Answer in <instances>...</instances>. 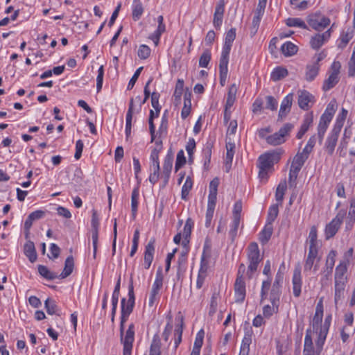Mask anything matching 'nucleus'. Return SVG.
I'll return each mask as SVG.
<instances>
[{
	"instance_id": "obj_1",
	"label": "nucleus",
	"mask_w": 355,
	"mask_h": 355,
	"mask_svg": "<svg viewBox=\"0 0 355 355\" xmlns=\"http://www.w3.org/2000/svg\"><path fill=\"white\" fill-rule=\"evenodd\" d=\"M248 268L246 275L248 279H252L258 269L259 264L263 259L260 254L259 246L257 243H250L247 248Z\"/></svg>"
},
{
	"instance_id": "obj_2",
	"label": "nucleus",
	"mask_w": 355,
	"mask_h": 355,
	"mask_svg": "<svg viewBox=\"0 0 355 355\" xmlns=\"http://www.w3.org/2000/svg\"><path fill=\"white\" fill-rule=\"evenodd\" d=\"M128 319V318H123L121 316L120 336L121 343L123 345V355H131L135 340V325L133 323L128 326V329L124 334V325Z\"/></svg>"
},
{
	"instance_id": "obj_3",
	"label": "nucleus",
	"mask_w": 355,
	"mask_h": 355,
	"mask_svg": "<svg viewBox=\"0 0 355 355\" xmlns=\"http://www.w3.org/2000/svg\"><path fill=\"white\" fill-rule=\"evenodd\" d=\"M246 268L244 263H241L239 266L236 279L234 283V295L236 302H243L245 297V282L243 275Z\"/></svg>"
},
{
	"instance_id": "obj_4",
	"label": "nucleus",
	"mask_w": 355,
	"mask_h": 355,
	"mask_svg": "<svg viewBox=\"0 0 355 355\" xmlns=\"http://www.w3.org/2000/svg\"><path fill=\"white\" fill-rule=\"evenodd\" d=\"M346 211L345 210H340L336 216L326 225L324 228V236L327 240L330 239L336 235L343 223Z\"/></svg>"
},
{
	"instance_id": "obj_5",
	"label": "nucleus",
	"mask_w": 355,
	"mask_h": 355,
	"mask_svg": "<svg viewBox=\"0 0 355 355\" xmlns=\"http://www.w3.org/2000/svg\"><path fill=\"white\" fill-rule=\"evenodd\" d=\"M281 155V152L272 151L261 155L259 158V168L270 171L274 164L280 160Z\"/></svg>"
},
{
	"instance_id": "obj_6",
	"label": "nucleus",
	"mask_w": 355,
	"mask_h": 355,
	"mask_svg": "<svg viewBox=\"0 0 355 355\" xmlns=\"http://www.w3.org/2000/svg\"><path fill=\"white\" fill-rule=\"evenodd\" d=\"M135 293H134V287L132 282L128 286V300L126 302L125 298L121 300V315L124 318H128L130 315V313L133 311L134 305H135Z\"/></svg>"
},
{
	"instance_id": "obj_7",
	"label": "nucleus",
	"mask_w": 355,
	"mask_h": 355,
	"mask_svg": "<svg viewBox=\"0 0 355 355\" xmlns=\"http://www.w3.org/2000/svg\"><path fill=\"white\" fill-rule=\"evenodd\" d=\"M163 285V275L162 268H159L156 273L155 280L153 284L152 289L150 293L148 305L153 306L156 300L157 295Z\"/></svg>"
},
{
	"instance_id": "obj_8",
	"label": "nucleus",
	"mask_w": 355,
	"mask_h": 355,
	"mask_svg": "<svg viewBox=\"0 0 355 355\" xmlns=\"http://www.w3.org/2000/svg\"><path fill=\"white\" fill-rule=\"evenodd\" d=\"M320 258L318 257V250L309 249L307 257L304 266V272L310 271L313 268V271L318 270V262Z\"/></svg>"
},
{
	"instance_id": "obj_9",
	"label": "nucleus",
	"mask_w": 355,
	"mask_h": 355,
	"mask_svg": "<svg viewBox=\"0 0 355 355\" xmlns=\"http://www.w3.org/2000/svg\"><path fill=\"white\" fill-rule=\"evenodd\" d=\"M309 25L316 31H322L330 24V19L318 15H309L307 17Z\"/></svg>"
},
{
	"instance_id": "obj_10",
	"label": "nucleus",
	"mask_w": 355,
	"mask_h": 355,
	"mask_svg": "<svg viewBox=\"0 0 355 355\" xmlns=\"http://www.w3.org/2000/svg\"><path fill=\"white\" fill-rule=\"evenodd\" d=\"M347 282V277H334V302L336 304L344 297Z\"/></svg>"
},
{
	"instance_id": "obj_11",
	"label": "nucleus",
	"mask_w": 355,
	"mask_h": 355,
	"mask_svg": "<svg viewBox=\"0 0 355 355\" xmlns=\"http://www.w3.org/2000/svg\"><path fill=\"white\" fill-rule=\"evenodd\" d=\"M331 321V315L326 316L324 323L320 326V331L318 333V340L316 341V345L318 349H322L324 343L326 340V337L330 327Z\"/></svg>"
},
{
	"instance_id": "obj_12",
	"label": "nucleus",
	"mask_w": 355,
	"mask_h": 355,
	"mask_svg": "<svg viewBox=\"0 0 355 355\" xmlns=\"http://www.w3.org/2000/svg\"><path fill=\"white\" fill-rule=\"evenodd\" d=\"M155 239L152 238L148 244L145 246V251L144 254V266L145 269H148L153 261L154 253L155 251Z\"/></svg>"
},
{
	"instance_id": "obj_13",
	"label": "nucleus",
	"mask_w": 355,
	"mask_h": 355,
	"mask_svg": "<svg viewBox=\"0 0 355 355\" xmlns=\"http://www.w3.org/2000/svg\"><path fill=\"white\" fill-rule=\"evenodd\" d=\"M298 94L299 107L304 110H307L311 107L310 103H313L314 96L306 90H300Z\"/></svg>"
},
{
	"instance_id": "obj_14",
	"label": "nucleus",
	"mask_w": 355,
	"mask_h": 355,
	"mask_svg": "<svg viewBox=\"0 0 355 355\" xmlns=\"http://www.w3.org/2000/svg\"><path fill=\"white\" fill-rule=\"evenodd\" d=\"M173 162V155L171 154H168L164 159L162 175L161 176V178L163 180L162 187H164L168 182L170 174L172 169Z\"/></svg>"
},
{
	"instance_id": "obj_15",
	"label": "nucleus",
	"mask_w": 355,
	"mask_h": 355,
	"mask_svg": "<svg viewBox=\"0 0 355 355\" xmlns=\"http://www.w3.org/2000/svg\"><path fill=\"white\" fill-rule=\"evenodd\" d=\"M323 318V304L322 300H320L318 303L315 309V313L312 320V326L313 331L318 334L320 326L322 325V321Z\"/></svg>"
},
{
	"instance_id": "obj_16",
	"label": "nucleus",
	"mask_w": 355,
	"mask_h": 355,
	"mask_svg": "<svg viewBox=\"0 0 355 355\" xmlns=\"http://www.w3.org/2000/svg\"><path fill=\"white\" fill-rule=\"evenodd\" d=\"M331 33L330 29L327 30L324 33L320 34H315L314 36H313L311 38L310 40V45L312 49H318L320 48L324 43L329 40L330 37Z\"/></svg>"
},
{
	"instance_id": "obj_17",
	"label": "nucleus",
	"mask_w": 355,
	"mask_h": 355,
	"mask_svg": "<svg viewBox=\"0 0 355 355\" xmlns=\"http://www.w3.org/2000/svg\"><path fill=\"white\" fill-rule=\"evenodd\" d=\"M225 12V2L224 0H220L215 8L214 14L213 24L216 28H220L223 19Z\"/></svg>"
},
{
	"instance_id": "obj_18",
	"label": "nucleus",
	"mask_w": 355,
	"mask_h": 355,
	"mask_svg": "<svg viewBox=\"0 0 355 355\" xmlns=\"http://www.w3.org/2000/svg\"><path fill=\"white\" fill-rule=\"evenodd\" d=\"M292 282L293 295L295 297H298L301 294L302 288L301 268L300 266H297L294 270Z\"/></svg>"
},
{
	"instance_id": "obj_19",
	"label": "nucleus",
	"mask_w": 355,
	"mask_h": 355,
	"mask_svg": "<svg viewBox=\"0 0 355 355\" xmlns=\"http://www.w3.org/2000/svg\"><path fill=\"white\" fill-rule=\"evenodd\" d=\"M340 131L333 128L325 143V150L331 155L337 144L338 138Z\"/></svg>"
},
{
	"instance_id": "obj_20",
	"label": "nucleus",
	"mask_w": 355,
	"mask_h": 355,
	"mask_svg": "<svg viewBox=\"0 0 355 355\" xmlns=\"http://www.w3.org/2000/svg\"><path fill=\"white\" fill-rule=\"evenodd\" d=\"M293 101V94H288L282 101L279 111V118L282 119L285 118L290 112Z\"/></svg>"
},
{
	"instance_id": "obj_21",
	"label": "nucleus",
	"mask_w": 355,
	"mask_h": 355,
	"mask_svg": "<svg viewBox=\"0 0 355 355\" xmlns=\"http://www.w3.org/2000/svg\"><path fill=\"white\" fill-rule=\"evenodd\" d=\"M336 101L335 99H333L327 105L320 120L329 123L336 112Z\"/></svg>"
},
{
	"instance_id": "obj_22",
	"label": "nucleus",
	"mask_w": 355,
	"mask_h": 355,
	"mask_svg": "<svg viewBox=\"0 0 355 355\" xmlns=\"http://www.w3.org/2000/svg\"><path fill=\"white\" fill-rule=\"evenodd\" d=\"M252 330L251 328L245 329V335L242 340L240 354L248 355L250 351V345L252 343Z\"/></svg>"
},
{
	"instance_id": "obj_23",
	"label": "nucleus",
	"mask_w": 355,
	"mask_h": 355,
	"mask_svg": "<svg viewBox=\"0 0 355 355\" xmlns=\"http://www.w3.org/2000/svg\"><path fill=\"white\" fill-rule=\"evenodd\" d=\"M134 112H135L134 100L131 99V100H130L129 107H128V112L126 114V119H125V121H126L125 135H126L127 139H128V137H130V135L131 134L132 119V116H133Z\"/></svg>"
},
{
	"instance_id": "obj_24",
	"label": "nucleus",
	"mask_w": 355,
	"mask_h": 355,
	"mask_svg": "<svg viewBox=\"0 0 355 355\" xmlns=\"http://www.w3.org/2000/svg\"><path fill=\"white\" fill-rule=\"evenodd\" d=\"M303 355H315L314 347L311 338V330L307 329L304 338Z\"/></svg>"
},
{
	"instance_id": "obj_25",
	"label": "nucleus",
	"mask_w": 355,
	"mask_h": 355,
	"mask_svg": "<svg viewBox=\"0 0 355 355\" xmlns=\"http://www.w3.org/2000/svg\"><path fill=\"white\" fill-rule=\"evenodd\" d=\"M156 147L151 151L150 154V160L153 162V168H159V153L162 148V141L161 139H157L155 141Z\"/></svg>"
},
{
	"instance_id": "obj_26",
	"label": "nucleus",
	"mask_w": 355,
	"mask_h": 355,
	"mask_svg": "<svg viewBox=\"0 0 355 355\" xmlns=\"http://www.w3.org/2000/svg\"><path fill=\"white\" fill-rule=\"evenodd\" d=\"M24 251L25 255L28 258L31 263H33L37 259V252L35 248L34 243L31 241H28L24 247Z\"/></svg>"
},
{
	"instance_id": "obj_27",
	"label": "nucleus",
	"mask_w": 355,
	"mask_h": 355,
	"mask_svg": "<svg viewBox=\"0 0 355 355\" xmlns=\"http://www.w3.org/2000/svg\"><path fill=\"white\" fill-rule=\"evenodd\" d=\"M318 238V231L315 226L311 227L309 237H308V243H309V249L313 250H318L319 249V243L317 239Z\"/></svg>"
},
{
	"instance_id": "obj_28",
	"label": "nucleus",
	"mask_w": 355,
	"mask_h": 355,
	"mask_svg": "<svg viewBox=\"0 0 355 355\" xmlns=\"http://www.w3.org/2000/svg\"><path fill=\"white\" fill-rule=\"evenodd\" d=\"M207 263H205L204 257L201 259V265L198 272L196 286L198 289L201 288L205 277L207 276Z\"/></svg>"
},
{
	"instance_id": "obj_29",
	"label": "nucleus",
	"mask_w": 355,
	"mask_h": 355,
	"mask_svg": "<svg viewBox=\"0 0 355 355\" xmlns=\"http://www.w3.org/2000/svg\"><path fill=\"white\" fill-rule=\"evenodd\" d=\"M320 70V64L313 63L308 64L306 68L305 78L307 81H312L318 76Z\"/></svg>"
},
{
	"instance_id": "obj_30",
	"label": "nucleus",
	"mask_w": 355,
	"mask_h": 355,
	"mask_svg": "<svg viewBox=\"0 0 355 355\" xmlns=\"http://www.w3.org/2000/svg\"><path fill=\"white\" fill-rule=\"evenodd\" d=\"M74 267V261L72 256H69L64 262V268L62 273L58 276L60 279L67 277L73 272Z\"/></svg>"
},
{
	"instance_id": "obj_31",
	"label": "nucleus",
	"mask_w": 355,
	"mask_h": 355,
	"mask_svg": "<svg viewBox=\"0 0 355 355\" xmlns=\"http://www.w3.org/2000/svg\"><path fill=\"white\" fill-rule=\"evenodd\" d=\"M313 123V116L311 114H307L305 116L303 123L301 125V127L297 133L296 137L297 139H301L304 135L306 132V131L309 130L310 125Z\"/></svg>"
},
{
	"instance_id": "obj_32",
	"label": "nucleus",
	"mask_w": 355,
	"mask_h": 355,
	"mask_svg": "<svg viewBox=\"0 0 355 355\" xmlns=\"http://www.w3.org/2000/svg\"><path fill=\"white\" fill-rule=\"evenodd\" d=\"M264 10L259 8L256 9L255 14L252 19V27L250 31V33L252 35H255L256 33L257 32L261 21V19Z\"/></svg>"
},
{
	"instance_id": "obj_33",
	"label": "nucleus",
	"mask_w": 355,
	"mask_h": 355,
	"mask_svg": "<svg viewBox=\"0 0 355 355\" xmlns=\"http://www.w3.org/2000/svg\"><path fill=\"white\" fill-rule=\"evenodd\" d=\"M184 89V81L183 80L178 79L176 85L175 89L173 94V100H174V104L175 105H178L181 102V97L182 95Z\"/></svg>"
},
{
	"instance_id": "obj_34",
	"label": "nucleus",
	"mask_w": 355,
	"mask_h": 355,
	"mask_svg": "<svg viewBox=\"0 0 355 355\" xmlns=\"http://www.w3.org/2000/svg\"><path fill=\"white\" fill-rule=\"evenodd\" d=\"M307 159L306 157L300 153V151H298L293 157L291 167L300 171Z\"/></svg>"
},
{
	"instance_id": "obj_35",
	"label": "nucleus",
	"mask_w": 355,
	"mask_h": 355,
	"mask_svg": "<svg viewBox=\"0 0 355 355\" xmlns=\"http://www.w3.org/2000/svg\"><path fill=\"white\" fill-rule=\"evenodd\" d=\"M161 354V340L158 334L153 336L150 348V355H160Z\"/></svg>"
},
{
	"instance_id": "obj_36",
	"label": "nucleus",
	"mask_w": 355,
	"mask_h": 355,
	"mask_svg": "<svg viewBox=\"0 0 355 355\" xmlns=\"http://www.w3.org/2000/svg\"><path fill=\"white\" fill-rule=\"evenodd\" d=\"M297 49V46L291 42H286L281 47L282 53L286 57L295 55Z\"/></svg>"
},
{
	"instance_id": "obj_37",
	"label": "nucleus",
	"mask_w": 355,
	"mask_h": 355,
	"mask_svg": "<svg viewBox=\"0 0 355 355\" xmlns=\"http://www.w3.org/2000/svg\"><path fill=\"white\" fill-rule=\"evenodd\" d=\"M339 81V76L329 73V77L324 81L322 89L328 91L333 88Z\"/></svg>"
},
{
	"instance_id": "obj_38",
	"label": "nucleus",
	"mask_w": 355,
	"mask_h": 355,
	"mask_svg": "<svg viewBox=\"0 0 355 355\" xmlns=\"http://www.w3.org/2000/svg\"><path fill=\"white\" fill-rule=\"evenodd\" d=\"M288 75V70L282 67H277L272 71L270 78L273 81H277Z\"/></svg>"
},
{
	"instance_id": "obj_39",
	"label": "nucleus",
	"mask_w": 355,
	"mask_h": 355,
	"mask_svg": "<svg viewBox=\"0 0 355 355\" xmlns=\"http://www.w3.org/2000/svg\"><path fill=\"white\" fill-rule=\"evenodd\" d=\"M347 266L348 261H340L339 264L336 267L334 277H347Z\"/></svg>"
},
{
	"instance_id": "obj_40",
	"label": "nucleus",
	"mask_w": 355,
	"mask_h": 355,
	"mask_svg": "<svg viewBox=\"0 0 355 355\" xmlns=\"http://www.w3.org/2000/svg\"><path fill=\"white\" fill-rule=\"evenodd\" d=\"M347 114H348V111L346 109L343 107L341 109V112L338 114V115L336 118V121L335 125L334 126V129L341 131V129L344 125L345 121L347 118Z\"/></svg>"
},
{
	"instance_id": "obj_41",
	"label": "nucleus",
	"mask_w": 355,
	"mask_h": 355,
	"mask_svg": "<svg viewBox=\"0 0 355 355\" xmlns=\"http://www.w3.org/2000/svg\"><path fill=\"white\" fill-rule=\"evenodd\" d=\"M282 294L281 288L272 286L270 293V301L272 305H279V299Z\"/></svg>"
},
{
	"instance_id": "obj_42",
	"label": "nucleus",
	"mask_w": 355,
	"mask_h": 355,
	"mask_svg": "<svg viewBox=\"0 0 355 355\" xmlns=\"http://www.w3.org/2000/svg\"><path fill=\"white\" fill-rule=\"evenodd\" d=\"M220 298V293L218 291H214L212 294L210 300V306L209 311V315L212 316L214 315L217 310L218 306V301Z\"/></svg>"
},
{
	"instance_id": "obj_43",
	"label": "nucleus",
	"mask_w": 355,
	"mask_h": 355,
	"mask_svg": "<svg viewBox=\"0 0 355 355\" xmlns=\"http://www.w3.org/2000/svg\"><path fill=\"white\" fill-rule=\"evenodd\" d=\"M167 129H168V111L165 110L164 112L162 120H161V124L159 125V130H158V134L159 135V137L166 136L167 134Z\"/></svg>"
},
{
	"instance_id": "obj_44",
	"label": "nucleus",
	"mask_w": 355,
	"mask_h": 355,
	"mask_svg": "<svg viewBox=\"0 0 355 355\" xmlns=\"http://www.w3.org/2000/svg\"><path fill=\"white\" fill-rule=\"evenodd\" d=\"M38 272L41 276L49 280H53L57 277L59 278L55 273L51 272L47 267L42 265L38 266Z\"/></svg>"
},
{
	"instance_id": "obj_45",
	"label": "nucleus",
	"mask_w": 355,
	"mask_h": 355,
	"mask_svg": "<svg viewBox=\"0 0 355 355\" xmlns=\"http://www.w3.org/2000/svg\"><path fill=\"white\" fill-rule=\"evenodd\" d=\"M336 255L337 252L336 250H331L329 251L326 258L325 266L324 268L333 270L336 262Z\"/></svg>"
},
{
	"instance_id": "obj_46",
	"label": "nucleus",
	"mask_w": 355,
	"mask_h": 355,
	"mask_svg": "<svg viewBox=\"0 0 355 355\" xmlns=\"http://www.w3.org/2000/svg\"><path fill=\"white\" fill-rule=\"evenodd\" d=\"M268 144L272 146L280 145L285 142L286 139L279 135L278 132L268 136L266 138Z\"/></svg>"
},
{
	"instance_id": "obj_47",
	"label": "nucleus",
	"mask_w": 355,
	"mask_h": 355,
	"mask_svg": "<svg viewBox=\"0 0 355 355\" xmlns=\"http://www.w3.org/2000/svg\"><path fill=\"white\" fill-rule=\"evenodd\" d=\"M286 24L289 27H300L303 29H308L305 22L300 18H288L286 19Z\"/></svg>"
},
{
	"instance_id": "obj_48",
	"label": "nucleus",
	"mask_w": 355,
	"mask_h": 355,
	"mask_svg": "<svg viewBox=\"0 0 355 355\" xmlns=\"http://www.w3.org/2000/svg\"><path fill=\"white\" fill-rule=\"evenodd\" d=\"M138 198H139V192L137 189H134L131 196V209H132V215L133 218H135L137 207H138Z\"/></svg>"
},
{
	"instance_id": "obj_49",
	"label": "nucleus",
	"mask_w": 355,
	"mask_h": 355,
	"mask_svg": "<svg viewBox=\"0 0 355 355\" xmlns=\"http://www.w3.org/2000/svg\"><path fill=\"white\" fill-rule=\"evenodd\" d=\"M193 186V181L191 178L188 176L184 182V184L182 186V198L184 200H186L187 198V196L189 193V191H191Z\"/></svg>"
},
{
	"instance_id": "obj_50",
	"label": "nucleus",
	"mask_w": 355,
	"mask_h": 355,
	"mask_svg": "<svg viewBox=\"0 0 355 355\" xmlns=\"http://www.w3.org/2000/svg\"><path fill=\"white\" fill-rule=\"evenodd\" d=\"M156 112H154L153 110H150V116L148 119V123H149V130L150 134L151 136V142L154 141L155 139V127L153 123V119L155 118H157V116H155Z\"/></svg>"
},
{
	"instance_id": "obj_51",
	"label": "nucleus",
	"mask_w": 355,
	"mask_h": 355,
	"mask_svg": "<svg viewBox=\"0 0 355 355\" xmlns=\"http://www.w3.org/2000/svg\"><path fill=\"white\" fill-rule=\"evenodd\" d=\"M286 189V182H282L277 186L275 193V198L277 201L282 202L284 198V193Z\"/></svg>"
},
{
	"instance_id": "obj_52",
	"label": "nucleus",
	"mask_w": 355,
	"mask_h": 355,
	"mask_svg": "<svg viewBox=\"0 0 355 355\" xmlns=\"http://www.w3.org/2000/svg\"><path fill=\"white\" fill-rule=\"evenodd\" d=\"M144 12L141 3H133L132 18L135 21L139 19Z\"/></svg>"
},
{
	"instance_id": "obj_53",
	"label": "nucleus",
	"mask_w": 355,
	"mask_h": 355,
	"mask_svg": "<svg viewBox=\"0 0 355 355\" xmlns=\"http://www.w3.org/2000/svg\"><path fill=\"white\" fill-rule=\"evenodd\" d=\"M150 51H151L150 49L147 45L141 44L139 46V49H138V52H137L138 57L140 59L145 60L150 56Z\"/></svg>"
},
{
	"instance_id": "obj_54",
	"label": "nucleus",
	"mask_w": 355,
	"mask_h": 355,
	"mask_svg": "<svg viewBox=\"0 0 355 355\" xmlns=\"http://www.w3.org/2000/svg\"><path fill=\"white\" fill-rule=\"evenodd\" d=\"M193 226V222L191 218H189L185 223L182 232V236L185 240H187L190 237Z\"/></svg>"
},
{
	"instance_id": "obj_55",
	"label": "nucleus",
	"mask_w": 355,
	"mask_h": 355,
	"mask_svg": "<svg viewBox=\"0 0 355 355\" xmlns=\"http://www.w3.org/2000/svg\"><path fill=\"white\" fill-rule=\"evenodd\" d=\"M299 172L300 171L291 167L288 176V184L290 188L296 187V180Z\"/></svg>"
},
{
	"instance_id": "obj_56",
	"label": "nucleus",
	"mask_w": 355,
	"mask_h": 355,
	"mask_svg": "<svg viewBox=\"0 0 355 355\" xmlns=\"http://www.w3.org/2000/svg\"><path fill=\"white\" fill-rule=\"evenodd\" d=\"M240 224V219L233 218L232 224L231 225V228L230 230L229 234L231 237L232 241L235 240V238L237 236V231Z\"/></svg>"
},
{
	"instance_id": "obj_57",
	"label": "nucleus",
	"mask_w": 355,
	"mask_h": 355,
	"mask_svg": "<svg viewBox=\"0 0 355 355\" xmlns=\"http://www.w3.org/2000/svg\"><path fill=\"white\" fill-rule=\"evenodd\" d=\"M159 93L153 92V94H151V104H152L153 107L156 111L155 116H159L160 109H161V107L159 106Z\"/></svg>"
},
{
	"instance_id": "obj_58",
	"label": "nucleus",
	"mask_w": 355,
	"mask_h": 355,
	"mask_svg": "<svg viewBox=\"0 0 355 355\" xmlns=\"http://www.w3.org/2000/svg\"><path fill=\"white\" fill-rule=\"evenodd\" d=\"M186 163V158L184 156V151L180 150L178 154L176 157V162L175 165V171H178L184 164Z\"/></svg>"
},
{
	"instance_id": "obj_59",
	"label": "nucleus",
	"mask_w": 355,
	"mask_h": 355,
	"mask_svg": "<svg viewBox=\"0 0 355 355\" xmlns=\"http://www.w3.org/2000/svg\"><path fill=\"white\" fill-rule=\"evenodd\" d=\"M272 233V229L270 227H266L260 234L259 240L261 243H265L270 239Z\"/></svg>"
},
{
	"instance_id": "obj_60",
	"label": "nucleus",
	"mask_w": 355,
	"mask_h": 355,
	"mask_svg": "<svg viewBox=\"0 0 355 355\" xmlns=\"http://www.w3.org/2000/svg\"><path fill=\"white\" fill-rule=\"evenodd\" d=\"M348 76H355V45L351 58L348 62Z\"/></svg>"
},
{
	"instance_id": "obj_61",
	"label": "nucleus",
	"mask_w": 355,
	"mask_h": 355,
	"mask_svg": "<svg viewBox=\"0 0 355 355\" xmlns=\"http://www.w3.org/2000/svg\"><path fill=\"white\" fill-rule=\"evenodd\" d=\"M211 60V53L209 51H205L201 55L199 59V66L200 67H207Z\"/></svg>"
},
{
	"instance_id": "obj_62",
	"label": "nucleus",
	"mask_w": 355,
	"mask_h": 355,
	"mask_svg": "<svg viewBox=\"0 0 355 355\" xmlns=\"http://www.w3.org/2000/svg\"><path fill=\"white\" fill-rule=\"evenodd\" d=\"M291 4L295 6V8L304 10L308 7L309 0H290Z\"/></svg>"
},
{
	"instance_id": "obj_63",
	"label": "nucleus",
	"mask_w": 355,
	"mask_h": 355,
	"mask_svg": "<svg viewBox=\"0 0 355 355\" xmlns=\"http://www.w3.org/2000/svg\"><path fill=\"white\" fill-rule=\"evenodd\" d=\"M279 305H266L263 308V314L266 318H270L274 313L278 311Z\"/></svg>"
},
{
	"instance_id": "obj_64",
	"label": "nucleus",
	"mask_w": 355,
	"mask_h": 355,
	"mask_svg": "<svg viewBox=\"0 0 355 355\" xmlns=\"http://www.w3.org/2000/svg\"><path fill=\"white\" fill-rule=\"evenodd\" d=\"M44 304H45V308L46 309V312L49 315H53V314L55 313L56 310H57V306H56L54 300L48 298L45 301Z\"/></svg>"
}]
</instances>
